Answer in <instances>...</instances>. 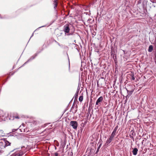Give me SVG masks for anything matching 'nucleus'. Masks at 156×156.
I'll use <instances>...</instances> for the list:
<instances>
[{
  "label": "nucleus",
  "mask_w": 156,
  "mask_h": 156,
  "mask_svg": "<svg viewBox=\"0 0 156 156\" xmlns=\"http://www.w3.org/2000/svg\"><path fill=\"white\" fill-rule=\"evenodd\" d=\"M70 125L75 129H76L78 126L77 122L76 121H72L70 122Z\"/></svg>",
  "instance_id": "nucleus-1"
},
{
  "label": "nucleus",
  "mask_w": 156,
  "mask_h": 156,
  "mask_svg": "<svg viewBox=\"0 0 156 156\" xmlns=\"http://www.w3.org/2000/svg\"><path fill=\"white\" fill-rule=\"evenodd\" d=\"M114 137V136L111 135L109 138H108L106 140L105 143V145H108L113 140Z\"/></svg>",
  "instance_id": "nucleus-2"
},
{
  "label": "nucleus",
  "mask_w": 156,
  "mask_h": 156,
  "mask_svg": "<svg viewBox=\"0 0 156 156\" xmlns=\"http://www.w3.org/2000/svg\"><path fill=\"white\" fill-rule=\"evenodd\" d=\"M69 28L68 25L66 24L64 26L63 30L66 34V33H68L69 32Z\"/></svg>",
  "instance_id": "nucleus-3"
},
{
  "label": "nucleus",
  "mask_w": 156,
  "mask_h": 156,
  "mask_svg": "<svg viewBox=\"0 0 156 156\" xmlns=\"http://www.w3.org/2000/svg\"><path fill=\"white\" fill-rule=\"evenodd\" d=\"M103 100V98L101 96L97 100L96 103V105H98L100 106L101 105L100 102H101Z\"/></svg>",
  "instance_id": "nucleus-4"
},
{
  "label": "nucleus",
  "mask_w": 156,
  "mask_h": 156,
  "mask_svg": "<svg viewBox=\"0 0 156 156\" xmlns=\"http://www.w3.org/2000/svg\"><path fill=\"white\" fill-rule=\"evenodd\" d=\"M118 128V126H116L115 128L114 129V130L112 132V133L111 135L115 136V135H116V131L117 130Z\"/></svg>",
  "instance_id": "nucleus-5"
},
{
  "label": "nucleus",
  "mask_w": 156,
  "mask_h": 156,
  "mask_svg": "<svg viewBox=\"0 0 156 156\" xmlns=\"http://www.w3.org/2000/svg\"><path fill=\"white\" fill-rule=\"evenodd\" d=\"M130 76V77L131 80H134L135 79V76L134 73H131V74L129 75Z\"/></svg>",
  "instance_id": "nucleus-6"
},
{
  "label": "nucleus",
  "mask_w": 156,
  "mask_h": 156,
  "mask_svg": "<svg viewBox=\"0 0 156 156\" xmlns=\"http://www.w3.org/2000/svg\"><path fill=\"white\" fill-rule=\"evenodd\" d=\"M138 151V150L137 148H134L132 151L133 154L134 155H136L137 154Z\"/></svg>",
  "instance_id": "nucleus-7"
},
{
  "label": "nucleus",
  "mask_w": 156,
  "mask_h": 156,
  "mask_svg": "<svg viewBox=\"0 0 156 156\" xmlns=\"http://www.w3.org/2000/svg\"><path fill=\"white\" fill-rule=\"evenodd\" d=\"M77 105H73V106L72 107V108H73V109H75L74 112L75 113L76 112L77 110Z\"/></svg>",
  "instance_id": "nucleus-8"
},
{
  "label": "nucleus",
  "mask_w": 156,
  "mask_h": 156,
  "mask_svg": "<svg viewBox=\"0 0 156 156\" xmlns=\"http://www.w3.org/2000/svg\"><path fill=\"white\" fill-rule=\"evenodd\" d=\"M153 50V47L152 45L149 46L148 49V51L149 52H151Z\"/></svg>",
  "instance_id": "nucleus-9"
},
{
  "label": "nucleus",
  "mask_w": 156,
  "mask_h": 156,
  "mask_svg": "<svg viewBox=\"0 0 156 156\" xmlns=\"http://www.w3.org/2000/svg\"><path fill=\"white\" fill-rule=\"evenodd\" d=\"M125 88L126 89V90L127 91V93L131 95L133 91V90H129L126 88Z\"/></svg>",
  "instance_id": "nucleus-10"
},
{
  "label": "nucleus",
  "mask_w": 156,
  "mask_h": 156,
  "mask_svg": "<svg viewBox=\"0 0 156 156\" xmlns=\"http://www.w3.org/2000/svg\"><path fill=\"white\" fill-rule=\"evenodd\" d=\"M23 152L21 151L19 153L16 154L15 156H22L23 155Z\"/></svg>",
  "instance_id": "nucleus-11"
},
{
  "label": "nucleus",
  "mask_w": 156,
  "mask_h": 156,
  "mask_svg": "<svg viewBox=\"0 0 156 156\" xmlns=\"http://www.w3.org/2000/svg\"><path fill=\"white\" fill-rule=\"evenodd\" d=\"M78 91L76 92V93L75 94L74 96V98H75V100L77 99V98H78Z\"/></svg>",
  "instance_id": "nucleus-12"
},
{
  "label": "nucleus",
  "mask_w": 156,
  "mask_h": 156,
  "mask_svg": "<svg viewBox=\"0 0 156 156\" xmlns=\"http://www.w3.org/2000/svg\"><path fill=\"white\" fill-rule=\"evenodd\" d=\"M83 96L82 95V96H80L79 97V100L80 101L82 102L83 100Z\"/></svg>",
  "instance_id": "nucleus-13"
},
{
  "label": "nucleus",
  "mask_w": 156,
  "mask_h": 156,
  "mask_svg": "<svg viewBox=\"0 0 156 156\" xmlns=\"http://www.w3.org/2000/svg\"><path fill=\"white\" fill-rule=\"evenodd\" d=\"M102 145V144L101 143L100 144V145H99V146H98V148H97V151H96V153H98V152L99 151V150L101 146Z\"/></svg>",
  "instance_id": "nucleus-14"
},
{
  "label": "nucleus",
  "mask_w": 156,
  "mask_h": 156,
  "mask_svg": "<svg viewBox=\"0 0 156 156\" xmlns=\"http://www.w3.org/2000/svg\"><path fill=\"white\" fill-rule=\"evenodd\" d=\"M5 146H7L9 145H10L11 143H10L9 141H6L5 142Z\"/></svg>",
  "instance_id": "nucleus-15"
},
{
  "label": "nucleus",
  "mask_w": 156,
  "mask_h": 156,
  "mask_svg": "<svg viewBox=\"0 0 156 156\" xmlns=\"http://www.w3.org/2000/svg\"><path fill=\"white\" fill-rule=\"evenodd\" d=\"M54 5V9H55L57 5V3H53Z\"/></svg>",
  "instance_id": "nucleus-16"
},
{
  "label": "nucleus",
  "mask_w": 156,
  "mask_h": 156,
  "mask_svg": "<svg viewBox=\"0 0 156 156\" xmlns=\"http://www.w3.org/2000/svg\"><path fill=\"white\" fill-rule=\"evenodd\" d=\"M55 156H60L58 155V154L57 153H54Z\"/></svg>",
  "instance_id": "nucleus-17"
},
{
  "label": "nucleus",
  "mask_w": 156,
  "mask_h": 156,
  "mask_svg": "<svg viewBox=\"0 0 156 156\" xmlns=\"http://www.w3.org/2000/svg\"><path fill=\"white\" fill-rule=\"evenodd\" d=\"M4 152V151L2 150H0V154H2Z\"/></svg>",
  "instance_id": "nucleus-18"
},
{
  "label": "nucleus",
  "mask_w": 156,
  "mask_h": 156,
  "mask_svg": "<svg viewBox=\"0 0 156 156\" xmlns=\"http://www.w3.org/2000/svg\"><path fill=\"white\" fill-rule=\"evenodd\" d=\"M53 3H57V0H54Z\"/></svg>",
  "instance_id": "nucleus-19"
},
{
  "label": "nucleus",
  "mask_w": 156,
  "mask_h": 156,
  "mask_svg": "<svg viewBox=\"0 0 156 156\" xmlns=\"http://www.w3.org/2000/svg\"><path fill=\"white\" fill-rule=\"evenodd\" d=\"M141 3V0H139V1H138V4H140Z\"/></svg>",
  "instance_id": "nucleus-20"
},
{
  "label": "nucleus",
  "mask_w": 156,
  "mask_h": 156,
  "mask_svg": "<svg viewBox=\"0 0 156 156\" xmlns=\"http://www.w3.org/2000/svg\"><path fill=\"white\" fill-rule=\"evenodd\" d=\"M90 113V111H89H89H88V112L87 114V115L88 116H89Z\"/></svg>",
  "instance_id": "nucleus-21"
},
{
  "label": "nucleus",
  "mask_w": 156,
  "mask_h": 156,
  "mask_svg": "<svg viewBox=\"0 0 156 156\" xmlns=\"http://www.w3.org/2000/svg\"><path fill=\"white\" fill-rule=\"evenodd\" d=\"M15 118L16 119H19V117L18 116H16L15 117Z\"/></svg>",
  "instance_id": "nucleus-22"
},
{
  "label": "nucleus",
  "mask_w": 156,
  "mask_h": 156,
  "mask_svg": "<svg viewBox=\"0 0 156 156\" xmlns=\"http://www.w3.org/2000/svg\"><path fill=\"white\" fill-rule=\"evenodd\" d=\"M33 35H34V33H33L32 34V35H31V36L30 37V38H31L32 36H33Z\"/></svg>",
  "instance_id": "nucleus-23"
},
{
  "label": "nucleus",
  "mask_w": 156,
  "mask_h": 156,
  "mask_svg": "<svg viewBox=\"0 0 156 156\" xmlns=\"http://www.w3.org/2000/svg\"><path fill=\"white\" fill-rule=\"evenodd\" d=\"M44 27V26H43L42 27H40L39 28H41V27Z\"/></svg>",
  "instance_id": "nucleus-24"
},
{
  "label": "nucleus",
  "mask_w": 156,
  "mask_h": 156,
  "mask_svg": "<svg viewBox=\"0 0 156 156\" xmlns=\"http://www.w3.org/2000/svg\"><path fill=\"white\" fill-rule=\"evenodd\" d=\"M144 141V140H143L142 142V144H143V141Z\"/></svg>",
  "instance_id": "nucleus-25"
},
{
  "label": "nucleus",
  "mask_w": 156,
  "mask_h": 156,
  "mask_svg": "<svg viewBox=\"0 0 156 156\" xmlns=\"http://www.w3.org/2000/svg\"><path fill=\"white\" fill-rule=\"evenodd\" d=\"M100 140L101 141V139H100V140H99V141H100Z\"/></svg>",
  "instance_id": "nucleus-26"
},
{
  "label": "nucleus",
  "mask_w": 156,
  "mask_h": 156,
  "mask_svg": "<svg viewBox=\"0 0 156 156\" xmlns=\"http://www.w3.org/2000/svg\"><path fill=\"white\" fill-rule=\"evenodd\" d=\"M67 35H70V34H67Z\"/></svg>",
  "instance_id": "nucleus-27"
}]
</instances>
